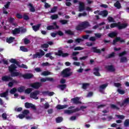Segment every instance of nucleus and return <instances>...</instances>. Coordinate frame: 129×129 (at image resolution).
<instances>
[{
  "label": "nucleus",
  "instance_id": "f257e3e1",
  "mask_svg": "<svg viewBox=\"0 0 129 129\" xmlns=\"http://www.w3.org/2000/svg\"><path fill=\"white\" fill-rule=\"evenodd\" d=\"M127 26V23H121V22H118L117 23H111L110 27L111 29L117 28L118 30H123V29L126 28Z\"/></svg>",
  "mask_w": 129,
  "mask_h": 129
},
{
  "label": "nucleus",
  "instance_id": "f03ea898",
  "mask_svg": "<svg viewBox=\"0 0 129 129\" xmlns=\"http://www.w3.org/2000/svg\"><path fill=\"white\" fill-rule=\"evenodd\" d=\"M2 81H4L5 82H9L10 80H12V82H10L8 83L9 87H13V86H14V84L17 83V81L13 80L12 78L8 76H5L2 77Z\"/></svg>",
  "mask_w": 129,
  "mask_h": 129
},
{
  "label": "nucleus",
  "instance_id": "7ed1b4c3",
  "mask_svg": "<svg viewBox=\"0 0 129 129\" xmlns=\"http://www.w3.org/2000/svg\"><path fill=\"white\" fill-rule=\"evenodd\" d=\"M71 71V69L68 68H66L61 72V75L64 78H67L68 77H70L72 75L73 73Z\"/></svg>",
  "mask_w": 129,
  "mask_h": 129
},
{
  "label": "nucleus",
  "instance_id": "20e7f679",
  "mask_svg": "<svg viewBox=\"0 0 129 129\" xmlns=\"http://www.w3.org/2000/svg\"><path fill=\"white\" fill-rule=\"evenodd\" d=\"M39 52H37L35 54L32 55L33 59H36V58H42L44 55H45V51L43 50L40 49Z\"/></svg>",
  "mask_w": 129,
  "mask_h": 129
},
{
  "label": "nucleus",
  "instance_id": "39448f33",
  "mask_svg": "<svg viewBox=\"0 0 129 129\" xmlns=\"http://www.w3.org/2000/svg\"><path fill=\"white\" fill-rule=\"evenodd\" d=\"M91 52H93V53H96L97 54H101V51L104 52L105 51V48H103L100 50V49H98L97 47H92L91 48Z\"/></svg>",
  "mask_w": 129,
  "mask_h": 129
},
{
  "label": "nucleus",
  "instance_id": "423d86ee",
  "mask_svg": "<svg viewBox=\"0 0 129 129\" xmlns=\"http://www.w3.org/2000/svg\"><path fill=\"white\" fill-rule=\"evenodd\" d=\"M55 55L56 56H59V57H61V56L62 58H66V57H68V56H69V53H63V51L61 50H58V52L55 53Z\"/></svg>",
  "mask_w": 129,
  "mask_h": 129
},
{
  "label": "nucleus",
  "instance_id": "0eeeda50",
  "mask_svg": "<svg viewBox=\"0 0 129 129\" xmlns=\"http://www.w3.org/2000/svg\"><path fill=\"white\" fill-rule=\"evenodd\" d=\"M40 94V91L36 90L34 92H32L30 94V98H33V99H39V97L37 96V95Z\"/></svg>",
  "mask_w": 129,
  "mask_h": 129
},
{
  "label": "nucleus",
  "instance_id": "6e6552de",
  "mask_svg": "<svg viewBox=\"0 0 129 129\" xmlns=\"http://www.w3.org/2000/svg\"><path fill=\"white\" fill-rule=\"evenodd\" d=\"M53 25H49L47 27L46 29L48 31H51V30H56L59 29V26L57 25V22H54L52 23Z\"/></svg>",
  "mask_w": 129,
  "mask_h": 129
},
{
  "label": "nucleus",
  "instance_id": "1a4fd4ad",
  "mask_svg": "<svg viewBox=\"0 0 129 129\" xmlns=\"http://www.w3.org/2000/svg\"><path fill=\"white\" fill-rule=\"evenodd\" d=\"M25 107L26 108H32L33 110H37V107L36 105L33 104V103L26 102L25 103Z\"/></svg>",
  "mask_w": 129,
  "mask_h": 129
},
{
  "label": "nucleus",
  "instance_id": "9d476101",
  "mask_svg": "<svg viewBox=\"0 0 129 129\" xmlns=\"http://www.w3.org/2000/svg\"><path fill=\"white\" fill-rule=\"evenodd\" d=\"M30 86L34 89H39V88L42 86V83L40 82H35L33 84H30Z\"/></svg>",
  "mask_w": 129,
  "mask_h": 129
},
{
  "label": "nucleus",
  "instance_id": "9b49d317",
  "mask_svg": "<svg viewBox=\"0 0 129 129\" xmlns=\"http://www.w3.org/2000/svg\"><path fill=\"white\" fill-rule=\"evenodd\" d=\"M80 109L79 108H76L72 110H65L64 113L66 114H71V113H74V112H77V111H80Z\"/></svg>",
  "mask_w": 129,
  "mask_h": 129
},
{
  "label": "nucleus",
  "instance_id": "f8f14e48",
  "mask_svg": "<svg viewBox=\"0 0 129 129\" xmlns=\"http://www.w3.org/2000/svg\"><path fill=\"white\" fill-rule=\"evenodd\" d=\"M50 35L51 37H52V38H55L57 35H58V36H60V37H61L62 36H64V33L62 31L59 30L57 31L56 33H54V32L51 33Z\"/></svg>",
  "mask_w": 129,
  "mask_h": 129
},
{
  "label": "nucleus",
  "instance_id": "ddd939ff",
  "mask_svg": "<svg viewBox=\"0 0 129 129\" xmlns=\"http://www.w3.org/2000/svg\"><path fill=\"white\" fill-rule=\"evenodd\" d=\"M81 24L82 25V27H83V29L84 30H85V29H87V28H89V27H90L91 26L89 22L87 21L82 22Z\"/></svg>",
  "mask_w": 129,
  "mask_h": 129
},
{
  "label": "nucleus",
  "instance_id": "4468645a",
  "mask_svg": "<svg viewBox=\"0 0 129 129\" xmlns=\"http://www.w3.org/2000/svg\"><path fill=\"white\" fill-rule=\"evenodd\" d=\"M80 100V98L76 97L71 99V101H73V103L75 104H81V101Z\"/></svg>",
  "mask_w": 129,
  "mask_h": 129
},
{
  "label": "nucleus",
  "instance_id": "2eb2a0df",
  "mask_svg": "<svg viewBox=\"0 0 129 129\" xmlns=\"http://www.w3.org/2000/svg\"><path fill=\"white\" fill-rule=\"evenodd\" d=\"M105 69L108 70V71H110V72H114L115 71V69L113 65L111 64L110 66H105Z\"/></svg>",
  "mask_w": 129,
  "mask_h": 129
},
{
  "label": "nucleus",
  "instance_id": "dca6fc26",
  "mask_svg": "<svg viewBox=\"0 0 129 129\" xmlns=\"http://www.w3.org/2000/svg\"><path fill=\"white\" fill-rule=\"evenodd\" d=\"M21 77L24 78V79H31L34 77V75L32 74H25L24 75L22 74Z\"/></svg>",
  "mask_w": 129,
  "mask_h": 129
},
{
  "label": "nucleus",
  "instance_id": "f3484780",
  "mask_svg": "<svg viewBox=\"0 0 129 129\" xmlns=\"http://www.w3.org/2000/svg\"><path fill=\"white\" fill-rule=\"evenodd\" d=\"M79 12H83L85 10V4L83 2H79Z\"/></svg>",
  "mask_w": 129,
  "mask_h": 129
},
{
  "label": "nucleus",
  "instance_id": "a211bd4d",
  "mask_svg": "<svg viewBox=\"0 0 129 129\" xmlns=\"http://www.w3.org/2000/svg\"><path fill=\"white\" fill-rule=\"evenodd\" d=\"M9 90H7L6 92H4L2 93H0V97H4L8 100L9 99Z\"/></svg>",
  "mask_w": 129,
  "mask_h": 129
},
{
  "label": "nucleus",
  "instance_id": "6ab92c4d",
  "mask_svg": "<svg viewBox=\"0 0 129 129\" xmlns=\"http://www.w3.org/2000/svg\"><path fill=\"white\" fill-rule=\"evenodd\" d=\"M8 69L9 70V72L11 73L12 72H14V71H16V69H17V66L15 64H12L8 67Z\"/></svg>",
  "mask_w": 129,
  "mask_h": 129
},
{
  "label": "nucleus",
  "instance_id": "aec40b11",
  "mask_svg": "<svg viewBox=\"0 0 129 129\" xmlns=\"http://www.w3.org/2000/svg\"><path fill=\"white\" fill-rule=\"evenodd\" d=\"M11 73V77H22V73H20L18 72H12Z\"/></svg>",
  "mask_w": 129,
  "mask_h": 129
},
{
  "label": "nucleus",
  "instance_id": "412c9836",
  "mask_svg": "<svg viewBox=\"0 0 129 129\" xmlns=\"http://www.w3.org/2000/svg\"><path fill=\"white\" fill-rule=\"evenodd\" d=\"M57 88L61 90V91H64L66 88H67V85L66 84L58 85L57 86Z\"/></svg>",
  "mask_w": 129,
  "mask_h": 129
},
{
  "label": "nucleus",
  "instance_id": "4be33fe9",
  "mask_svg": "<svg viewBox=\"0 0 129 129\" xmlns=\"http://www.w3.org/2000/svg\"><path fill=\"white\" fill-rule=\"evenodd\" d=\"M108 86V84H104L102 85H100L99 87V92H101V93H103V89H105L106 87Z\"/></svg>",
  "mask_w": 129,
  "mask_h": 129
},
{
  "label": "nucleus",
  "instance_id": "5701e85b",
  "mask_svg": "<svg viewBox=\"0 0 129 129\" xmlns=\"http://www.w3.org/2000/svg\"><path fill=\"white\" fill-rule=\"evenodd\" d=\"M21 33V28H16L12 30V34L13 35H18Z\"/></svg>",
  "mask_w": 129,
  "mask_h": 129
},
{
  "label": "nucleus",
  "instance_id": "b1692460",
  "mask_svg": "<svg viewBox=\"0 0 129 129\" xmlns=\"http://www.w3.org/2000/svg\"><path fill=\"white\" fill-rule=\"evenodd\" d=\"M93 74L95 75V76H101L100 73H99V68H94Z\"/></svg>",
  "mask_w": 129,
  "mask_h": 129
},
{
  "label": "nucleus",
  "instance_id": "393cba45",
  "mask_svg": "<svg viewBox=\"0 0 129 129\" xmlns=\"http://www.w3.org/2000/svg\"><path fill=\"white\" fill-rule=\"evenodd\" d=\"M42 94H43V95H48L49 96H53V95L55 93L53 92H49V91H47L42 92Z\"/></svg>",
  "mask_w": 129,
  "mask_h": 129
},
{
  "label": "nucleus",
  "instance_id": "a878e982",
  "mask_svg": "<svg viewBox=\"0 0 129 129\" xmlns=\"http://www.w3.org/2000/svg\"><path fill=\"white\" fill-rule=\"evenodd\" d=\"M98 15L99 16H102L103 17H107L108 15V11L107 10H104L101 11L100 13H98Z\"/></svg>",
  "mask_w": 129,
  "mask_h": 129
},
{
  "label": "nucleus",
  "instance_id": "bb28decb",
  "mask_svg": "<svg viewBox=\"0 0 129 129\" xmlns=\"http://www.w3.org/2000/svg\"><path fill=\"white\" fill-rule=\"evenodd\" d=\"M41 27V24H38L37 25L32 26V29L34 32H37L40 30V27Z\"/></svg>",
  "mask_w": 129,
  "mask_h": 129
},
{
  "label": "nucleus",
  "instance_id": "cd10ccee",
  "mask_svg": "<svg viewBox=\"0 0 129 129\" xmlns=\"http://www.w3.org/2000/svg\"><path fill=\"white\" fill-rule=\"evenodd\" d=\"M15 37L10 36L9 38H7L6 39V42L7 43H8V44H12V43L14 42V40H15Z\"/></svg>",
  "mask_w": 129,
  "mask_h": 129
},
{
  "label": "nucleus",
  "instance_id": "c85d7f7f",
  "mask_svg": "<svg viewBox=\"0 0 129 129\" xmlns=\"http://www.w3.org/2000/svg\"><path fill=\"white\" fill-rule=\"evenodd\" d=\"M28 6L30 7H29L30 12H31V13H35V12H36V9H35V7H34V6H33V4L29 3L28 4Z\"/></svg>",
  "mask_w": 129,
  "mask_h": 129
},
{
  "label": "nucleus",
  "instance_id": "c756f323",
  "mask_svg": "<svg viewBox=\"0 0 129 129\" xmlns=\"http://www.w3.org/2000/svg\"><path fill=\"white\" fill-rule=\"evenodd\" d=\"M68 107V105H60L58 104L56 106V108L57 109H64V108H67Z\"/></svg>",
  "mask_w": 129,
  "mask_h": 129
},
{
  "label": "nucleus",
  "instance_id": "7c9ffc66",
  "mask_svg": "<svg viewBox=\"0 0 129 129\" xmlns=\"http://www.w3.org/2000/svg\"><path fill=\"white\" fill-rule=\"evenodd\" d=\"M129 103V98L124 99V100L122 102L121 106H124Z\"/></svg>",
  "mask_w": 129,
  "mask_h": 129
},
{
  "label": "nucleus",
  "instance_id": "2f4dec72",
  "mask_svg": "<svg viewBox=\"0 0 129 129\" xmlns=\"http://www.w3.org/2000/svg\"><path fill=\"white\" fill-rule=\"evenodd\" d=\"M117 36V33L115 32H112L108 34V37L110 38H114V37H116Z\"/></svg>",
  "mask_w": 129,
  "mask_h": 129
},
{
  "label": "nucleus",
  "instance_id": "473e14b6",
  "mask_svg": "<svg viewBox=\"0 0 129 129\" xmlns=\"http://www.w3.org/2000/svg\"><path fill=\"white\" fill-rule=\"evenodd\" d=\"M114 6L115 8H117L118 9L121 8V5H120L119 1H116V3L114 4Z\"/></svg>",
  "mask_w": 129,
  "mask_h": 129
},
{
  "label": "nucleus",
  "instance_id": "72a5a7b5",
  "mask_svg": "<svg viewBox=\"0 0 129 129\" xmlns=\"http://www.w3.org/2000/svg\"><path fill=\"white\" fill-rule=\"evenodd\" d=\"M76 30L77 31H83V27L81 23L76 27Z\"/></svg>",
  "mask_w": 129,
  "mask_h": 129
},
{
  "label": "nucleus",
  "instance_id": "f704fd0d",
  "mask_svg": "<svg viewBox=\"0 0 129 129\" xmlns=\"http://www.w3.org/2000/svg\"><path fill=\"white\" fill-rule=\"evenodd\" d=\"M65 33L67 35H69L70 36H74V32L71 30H66Z\"/></svg>",
  "mask_w": 129,
  "mask_h": 129
},
{
  "label": "nucleus",
  "instance_id": "c9c22d12",
  "mask_svg": "<svg viewBox=\"0 0 129 129\" xmlns=\"http://www.w3.org/2000/svg\"><path fill=\"white\" fill-rule=\"evenodd\" d=\"M23 19L25 21H29V20H30V17L27 15V13H24L23 15Z\"/></svg>",
  "mask_w": 129,
  "mask_h": 129
},
{
  "label": "nucleus",
  "instance_id": "e433bc0d",
  "mask_svg": "<svg viewBox=\"0 0 129 129\" xmlns=\"http://www.w3.org/2000/svg\"><path fill=\"white\" fill-rule=\"evenodd\" d=\"M55 120L57 123H60V122L63 121V118L62 117H58L56 118Z\"/></svg>",
  "mask_w": 129,
  "mask_h": 129
},
{
  "label": "nucleus",
  "instance_id": "4c0bfd02",
  "mask_svg": "<svg viewBox=\"0 0 129 129\" xmlns=\"http://www.w3.org/2000/svg\"><path fill=\"white\" fill-rule=\"evenodd\" d=\"M110 107L112 109H116V110H119V108L117 107V106L113 104H111L110 105Z\"/></svg>",
  "mask_w": 129,
  "mask_h": 129
},
{
  "label": "nucleus",
  "instance_id": "58836bf2",
  "mask_svg": "<svg viewBox=\"0 0 129 129\" xmlns=\"http://www.w3.org/2000/svg\"><path fill=\"white\" fill-rule=\"evenodd\" d=\"M25 86H21L19 87L18 88V92H20V93L24 92V91H25Z\"/></svg>",
  "mask_w": 129,
  "mask_h": 129
},
{
  "label": "nucleus",
  "instance_id": "ea45409f",
  "mask_svg": "<svg viewBox=\"0 0 129 129\" xmlns=\"http://www.w3.org/2000/svg\"><path fill=\"white\" fill-rule=\"evenodd\" d=\"M120 63H124L127 62V58L126 57H122L120 59Z\"/></svg>",
  "mask_w": 129,
  "mask_h": 129
},
{
  "label": "nucleus",
  "instance_id": "a19ab883",
  "mask_svg": "<svg viewBox=\"0 0 129 129\" xmlns=\"http://www.w3.org/2000/svg\"><path fill=\"white\" fill-rule=\"evenodd\" d=\"M41 48H42V49H44L45 48V49H47L49 48V44L47 43H44L40 45Z\"/></svg>",
  "mask_w": 129,
  "mask_h": 129
},
{
  "label": "nucleus",
  "instance_id": "79ce46f5",
  "mask_svg": "<svg viewBox=\"0 0 129 129\" xmlns=\"http://www.w3.org/2000/svg\"><path fill=\"white\" fill-rule=\"evenodd\" d=\"M124 126L125 127H127V126H129V119H126L124 121Z\"/></svg>",
  "mask_w": 129,
  "mask_h": 129
},
{
  "label": "nucleus",
  "instance_id": "37998d69",
  "mask_svg": "<svg viewBox=\"0 0 129 129\" xmlns=\"http://www.w3.org/2000/svg\"><path fill=\"white\" fill-rule=\"evenodd\" d=\"M119 37H116L113 40V45H115L117 42H119Z\"/></svg>",
  "mask_w": 129,
  "mask_h": 129
},
{
  "label": "nucleus",
  "instance_id": "c03bdc74",
  "mask_svg": "<svg viewBox=\"0 0 129 129\" xmlns=\"http://www.w3.org/2000/svg\"><path fill=\"white\" fill-rule=\"evenodd\" d=\"M117 92L119 93V94H121L122 95L125 93V91H124V90H121L120 89H118L117 90Z\"/></svg>",
  "mask_w": 129,
  "mask_h": 129
},
{
  "label": "nucleus",
  "instance_id": "a18cd8bd",
  "mask_svg": "<svg viewBox=\"0 0 129 129\" xmlns=\"http://www.w3.org/2000/svg\"><path fill=\"white\" fill-rule=\"evenodd\" d=\"M32 90L33 89H32V88H28L25 90V92L27 94H30V93L32 92Z\"/></svg>",
  "mask_w": 129,
  "mask_h": 129
},
{
  "label": "nucleus",
  "instance_id": "49530a36",
  "mask_svg": "<svg viewBox=\"0 0 129 129\" xmlns=\"http://www.w3.org/2000/svg\"><path fill=\"white\" fill-rule=\"evenodd\" d=\"M17 88H13L10 91V93H11V94H15V93L17 92Z\"/></svg>",
  "mask_w": 129,
  "mask_h": 129
},
{
  "label": "nucleus",
  "instance_id": "de8ad7c7",
  "mask_svg": "<svg viewBox=\"0 0 129 129\" xmlns=\"http://www.w3.org/2000/svg\"><path fill=\"white\" fill-rule=\"evenodd\" d=\"M58 16L57 14H54L51 16L50 18L52 20H57L58 19Z\"/></svg>",
  "mask_w": 129,
  "mask_h": 129
},
{
  "label": "nucleus",
  "instance_id": "09e8293b",
  "mask_svg": "<svg viewBox=\"0 0 129 129\" xmlns=\"http://www.w3.org/2000/svg\"><path fill=\"white\" fill-rule=\"evenodd\" d=\"M20 48L22 52H28V48H26L25 46H20Z\"/></svg>",
  "mask_w": 129,
  "mask_h": 129
},
{
  "label": "nucleus",
  "instance_id": "8fccbe9b",
  "mask_svg": "<svg viewBox=\"0 0 129 129\" xmlns=\"http://www.w3.org/2000/svg\"><path fill=\"white\" fill-rule=\"evenodd\" d=\"M59 22L61 23V25H66L67 24H68V21L66 20H60Z\"/></svg>",
  "mask_w": 129,
  "mask_h": 129
},
{
  "label": "nucleus",
  "instance_id": "3c124183",
  "mask_svg": "<svg viewBox=\"0 0 129 129\" xmlns=\"http://www.w3.org/2000/svg\"><path fill=\"white\" fill-rule=\"evenodd\" d=\"M90 84L88 83H84L83 84L82 88L83 89H87V86H89Z\"/></svg>",
  "mask_w": 129,
  "mask_h": 129
},
{
  "label": "nucleus",
  "instance_id": "603ef678",
  "mask_svg": "<svg viewBox=\"0 0 129 129\" xmlns=\"http://www.w3.org/2000/svg\"><path fill=\"white\" fill-rule=\"evenodd\" d=\"M87 16V13L86 12H84L83 13H79L78 15L79 18H81V17H85Z\"/></svg>",
  "mask_w": 129,
  "mask_h": 129
},
{
  "label": "nucleus",
  "instance_id": "864d4df0",
  "mask_svg": "<svg viewBox=\"0 0 129 129\" xmlns=\"http://www.w3.org/2000/svg\"><path fill=\"white\" fill-rule=\"evenodd\" d=\"M107 20L109 23L114 22V19L112 17H110V16L108 17L107 18Z\"/></svg>",
  "mask_w": 129,
  "mask_h": 129
},
{
  "label": "nucleus",
  "instance_id": "5fc2aeb1",
  "mask_svg": "<svg viewBox=\"0 0 129 129\" xmlns=\"http://www.w3.org/2000/svg\"><path fill=\"white\" fill-rule=\"evenodd\" d=\"M22 113L25 115V116H26V115H28V114L30 113V111H29V110H24L22 112Z\"/></svg>",
  "mask_w": 129,
  "mask_h": 129
},
{
  "label": "nucleus",
  "instance_id": "6e6d98bb",
  "mask_svg": "<svg viewBox=\"0 0 129 129\" xmlns=\"http://www.w3.org/2000/svg\"><path fill=\"white\" fill-rule=\"evenodd\" d=\"M115 116H116V117H117V118H119V119H124V115H115Z\"/></svg>",
  "mask_w": 129,
  "mask_h": 129
},
{
  "label": "nucleus",
  "instance_id": "4d7b16f0",
  "mask_svg": "<svg viewBox=\"0 0 129 129\" xmlns=\"http://www.w3.org/2000/svg\"><path fill=\"white\" fill-rule=\"evenodd\" d=\"M57 9H58V7L54 6L53 8H52L50 11L51 13H55L57 11Z\"/></svg>",
  "mask_w": 129,
  "mask_h": 129
},
{
  "label": "nucleus",
  "instance_id": "13d9d810",
  "mask_svg": "<svg viewBox=\"0 0 129 129\" xmlns=\"http://www.w3.org/2000/svg\"><path fill=\"white\" fill-rule=\"evenodd\" d=\"M124 55H126V51L124 50V51L120 52L119 53V57H122V56H124Z\"/></svg>",
  "mask_w": 129,
  "mask_h": 129
},
{
  "label": "nucleus",
  "instance_id": "bf43d9fd",
  "mask_svg": "<svg viewBox=\"0 0 129 129\" xmlns=\"http://www.w3.org/2000/svg\"><path fill=\"white\" fill-rule=\"evenodd\" d=\"M81 50H83V47L77 46L74 48V51H80Z\"/></svg>",
  "mask_w": 129,
  "mask_h": 129
},
{
  "label": "nucleus",
  "instance_id": "052dcab7",
  "mask_svg": "<svg viewBox=\"0 0 129 129\" xmlns=\"http://www.w3.org/2000/svg\"><path fill=\"white\" fill-rule=\"evenodd\" d=\"M16 18H17V19H19V20H21V19H23V15H22L20 13H17L16 14Z\"/></svg>",
  "mask_w": 129,
  "mask_h": 129
},
{
  "label": "nucleus",
  "instance_id": "680f3d73",
  "mask_svg": "<svg viewBox=\"0 0 129 129\" xmlns=\"http://www.w3.org/2000/svg\"><path fill=\"white\" fill-rule=\"evenodd\" d=\"M44 8H45V9H49V8H51V5H49L48 3L45 2L44 3Z\"/></svg>",
  "mask_w": 129,
  "mask_h": 129
},
{
  "label": "nucleus",
  "instance_id": "e2e57ef3",
  "mask_svg": "<svg viewBox=\"0 0 129 129\" xmlns=\"http://www.w3.org/2000/svg\"><path fill=\"white\" fill-rule=\"evenodd\" d=\"M2 116L3 119H4V120H6L8 118L7 113H3L2 114Z\"/></svg>",
  "mask_w": 129,
  "mask_h": 129
},
{
  "label": "nucleus",
  "instance_id": "0e129e2a",
  "mask_svg": "<svg viewBox=\"0 0 129 129\" xmlns=\"http://www.w3.org/2000/svg\"><path fill=\"white\" fill-rule=\"evenodd\" d=\"M75 42L76 43H78L79 44V43H80L81 42H83V39L78 38L76 39Z\"/></svg>",
  "mask_w": 129,
  "mask_h": 129
},
{
  "label": "nucleus",
  "instance_id": "69168bd1",
  "mask_svg": "<svg viewBox=\"0 0 129 129\" xmlns=\"http://www.w3.org/2000/svg\"><path fill=\"white\" fill-rule=\"evenodd\" d=\"M115 55V53H114V52H112L111 53L108 54V58L109 59L110 58H112V57H114Z\"/></svg>",
  "mask_w": 129,
  "mask_h": 129
},
{
  "label": "nucleus",
  "instance_id": "338daca9",
  "mask_svg": "<svg viewBox=\"0 0 129 129\" xmlns=\"http://www.w3.org/2000/svg\"><path fill=\"white\" fill-rule=\"evenodd\" d=\"M114 86L118 88V87H120V86H121V84L119 83H114Z\"/></svg>",
  "mask_w": 129,
  "mask_h": 129
},
{
  "label": "nucleus",
  "instance_id": "774afa93",
  "mask_svg": "<svg viewBox=\"0 0 129 129\" xmlns=\"http://www.w3.org/2000/svg\"><path fill=\"white\" fill-rule=\"evenodd\" d=\"M10 6H11V2H8L5 5V8L6 9H9L10 8Z\"/></svg>",
  "mask_w": 129,
  "mask_h": 129
}]
</instances>
